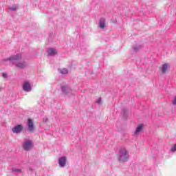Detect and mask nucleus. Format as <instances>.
<instances>
[{
	"mask_svg": "<svg viewBox=\"0 0 176 176\" xmlns=\"http://www.w3.org/2000/svg\"><path fill=\"white\" fill-rule=\"evenodd\" d=\"M21 54H16V55L11 56L9 58L4 59L3 61H9L10 64H12V65H15L16 68H19L20 69H24L27 67V63L25 61H21Z\"/></svg>",
	"mask_w": 176,
	"mask_h": 176,
	"instance_id": "1",
	"label": "nucleus"
},
{
	"mask_svg": "<svg viewBox=\"0 0 176 176\" xmlns=\"http://www.w3.org/2000/svg\"><path fill=\"white\" fill-rule=\"evenodd\" d=\"M130 155L129 154V151L125 147H122L120 149L118 159L121 163H126L129 160Z\"/></svg>",
	"mask_w": 176,
	"mask_h": 176,
	"instance_id": "2",
	"label": "nucleus"
},
{
	"mask_svg": "<svg viewBox=\"0 0 176 176\" xmlns=\"http://www.w3.org/2000/svg\"><path fill=\"white\" fill-rule=\"evenodd\" d=\"M60 89L65 96H74V91L71 89V87L67 84H61L60 85Z\"/></svg>",
	"mask_w": 176,
	"mask_h": 176,
	"instance_id": "3",
	"label": "nucleus"
},
{
	"mask_svg": "<svg viewBox=\"0 0 176 176\" xmlns=\"http://www.w3.org/2000/svg\"><path fill=\"white\" fill-rule=\"evenodd\" d=\"M33 147L34 144L32 143V140H27L23 142V149L25 151H30Z\"/></svg>",
	"mask_w": 176,
	"mask_h": 176,
	"instance_id": "4",
	"label": "nucleus"
},
{
	"mask_svg": "<svg viewBox=\"0 0 176 176\" xmlns=\"http://www.w3.org/2000/svg\"><path fill=\"white\" fill-rule=\"evenodd\" d=\"M23 129H24L23 125L18 124L12 129V131L14 134H20V133L23 131Z\"/></svg>",
	"mask_w": 176,
	"mask_h": 176,
	"instance_id": "5",
	"label": "nucleus"
},
{
	"mask_svg": "<svg viewBox=\"0 0 176 176\" xmlns=\"http://www.w3.org/2000/svg\"><path fill=\"white\" fill-rule=\"evenodd\" d=\"M142 129H144V125L142 124H140L138 126L135 131L133 133V137H137V135H140V133L142 131Z\"/></svg>",
	"mask_w": 176,
	"mask_h": 176,
	"instance_id": "6",
	"label": "nucleus"
},
{
	"mask_svg": "<svg viewBox=\"0 0 176 176\" xmlns=\"http://www.w3.org/2000/svg\"><path fill=\"white\" fill-rule=\"evenodd\" d=\"M23 89L24 91H27L28 93L31 91V84L28 81H25L23 85Z\"/></svg>",
	"mask_w": 176,
	"mask_h": 176,
	"instance_id": "7",
	"label": "nucleus"
},
{
	"mask_svg": "<svg viewBox=\"0 0 176 176\" xmlns=\"http://www.w3.org/2000/svg\"><path fill=\"white\" fill-rule=\"evenodd\" d=\"M67 164V157H60L58 159V164L60 167H65V164Z\"/></svg>",
	"mask_w": 176,
	"mask_h": 176,
	"instance_id": "8",
	"label": "nucleus"
},
{
	"mask_svg": "<svg viewBox=\"0 0 176 176\" xmlns=\"http://www.w3.org/2000/svg\"><path fill=\"white\" fill-rule=\"evenodd\" d=\"M28 127L30 133H32V131H34V122L31 120V118H29L28 120Z\"/></svg>",
	"mask_w": 176,
	"mask_h": 176,
	"instance_id": "9",
	"label": "nucleus"
},
{
	"mask_svg": "<svg viewBox=\"0 0 176 176\" xmlns=\"http://www.w3.org/2000/svg\"><path fill=\"white\" fill-rule=\"evenodd\" d=\"M47 53H48V56H56V54H57V50L54 48H48L47 50Z\"/></svg>",
	"mask_w": 176,
	"mask_h": 176,
	"instance_id": "10",
	"label": "nucleus"
},
{
	"mask_svg": "<svg viewBox=\"0 0 176 176\" xmlns=\"http://www.w3.org/2000/svg\"><path fill=\"white\" fill-rule=\"evenodd\" d=\"M169 65H170V64H168V63H164V65H162L161 71H162V74H166V72H167Z\"/></svg>",
	"mask_w": 176,
	"mask_h": 176,
	"instance_id": "11",
	"label": "nucleus"
},
{
	"mask_svg": "<svg viewBox=\"0 0 176 176\" xmlns=\"http://www.w3.org/2000/svg\"><path fill=\"white\" fill-rule=\"evenodd\" d=\"M99 27L102 30H104L105 28V19L101 18L99 21Z\"/></svg>",
	"mask_w": 176,
	"mask_h": 176,
	"instance_id": "12",
	"label": "nucleus"
},
{
	"mask_svg": "<svg viewBox=\"0 0 176 176\" xmlns=\"http://www.w3.org/2000/svg\"><path fill=\"white\" fill-rule=\"evenodd\" d=\"M58 71L60 74H62V75H67V74H68V69L66 68L59 69Z\"/></svg>",
	"mask_w": 176,
	"mask_h": 176,
	"instance_id": "13",
	"label": "nucleus"
},
{
	"mask_svg": "<svg viewBox=\"0 0 176 176\" xmlns=\"http://www.w3.org/2000/svg\"><path fill=\"white\" fill-rule=\"evenodd\" d=\"M11 170L14 173H23V170H21V169H20V168H12Z\"/></svg>",
	"mask_w": 176,
	"mask_h": 176,
	"instance_id": "14",
	"label": "nucleus"
},
{
	"mask_svg": "<svg viewBox=\"0 0 176 176\" xmlns=\"http://www.w3.org/2000/svg\"><path fill=\"white\" fill-rule=\"evenodd\" d=\"M142 47L141 45H136L133 47V52H138L139 49H141Z\"/></svg>",
	"mask_w": 176,
	"mask_h": 176,
	"instance_id": "15",
	"label": "nucleus"
},
{
	"mask_svg": "<svg viewBox=\"0 0 176 176\" xmlns=\"http://www.w3.org/2000/svg\"><path fill=\"white\" fill-rule=\"evenodd\" d=\"M96 104H98L99 105H101V104H102V102L101 101V98H98L96 100Z\"/></svg>",
	"mask_w": 176,
	"mask_h": 176,
	"instance_id": "16",
	"label": "nucleus"
},
{
	"mask_svg": "<svg viewBox=\"0 0 176 176\" xmlns=\"http://www.w3.org/2000/svg\"><path fill=\"white\" fill-rule=\"evenodd\" d=\"M170 151L171 152H176V144H174V146L171 147Z\"/></svg>",
	"mask_w": 176,
	"mask_h": 176,
	"instance_id": "17",
	"label": "nucleus"
},
{
	"mask_svg": "<svg viewBox=\"0 0 176 176\" xmlns=\"http://www.w3.org/2000/svg\"><path fill=\"white\" fill-rule=\"evenodd\" d=\"M9 10H12L13 12L17 10V6H14V7H10L9 8Z\"/></svg>",
	"mask_w": 176,
	"mask_h": 176,
	"instance_id": "18",
	"label": "nucleus"
},
{
	"mask_svg": "<svg viewBox=\"0 0 176 176\" xmlns=\"http://www.w3.org/2000/svg\"><path fill=\"white\" fill-rule=\"evenodd\" d=\"M2 76H3V78H4V79H6V78H8V74H6V73H3V74H2Z\"/></svg>",
	"mask_w": 176,
	"mask_h": 176,
	"instance_id": "19",
	"label": "nucleus"
},
{
	"mask_svg": "<svg viewBox=\"0 0 176 176\" xmlns=\"http://www.w3.org/2000/svg\"><path fill=\"white\" fill-rule=\"evenodd\" d=\"M172 103L173 105H176V96L174 97V99H173Z\"/></svg>",
	"mask_w": 176,
	"mask_h": 176,
	"instance_id": "20",
	"label": "nucleus"
},
{
	"mask_svg": "<svg viewBox=\"0 0 176 176\" xmlns=\"http://www.w3.org/2000/svg\"><path fill=\"white\" fill-rule=\"evenodd\" d=\"M43 122H47V118H44Z\"/></svg>",
	"mask_w": 176,
	"mask_h": 176,
	"instance_id": "21",
	"label": "nucleus"
},
{
	"mask_svg": "<svg viewBox=\"0 0 176 176\" xmlns=\"http://www.w3.org/2000/svg\"><path fill=\"white\" fill-rule=\"evenodd\" d=\"M2 90V88L0 87V91Z\"/></svg>",
	"mask_w": 176,
	"mask_h": 176,
	"instance_id": "22",
	"label": "nucleus"
}]
</instances>
